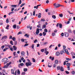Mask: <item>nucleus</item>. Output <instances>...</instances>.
I'll list each match as a JSON object with an SVG mask.
<instances>
[{
  "mask_svg": "<svg viewBox=\"0 0 75 75\" xmlns=\"http://www.w3.org/2000/svg\"><path fill=\"white\" fill-rule=\"evenodd\" d=\"M27 61H28V62L26 63L25 65L26 66L28 67H29V66H31V65H32V63H31V62H30V61L29 59H27Z\"/></svg>",
  "mask_w": 75,
  "mask_h": 75,
  "instance_id": "obj_1",
  "label": "nucleus"
},
{
  "mask_svg": "<svg viewBox=\"0 0 75 75\" xmlns=\"http://www.w3.org/2000/svg\"><path fill=\"white\" fill-rule=\"evenodd\" d=\"M11 64V62H9L8 63H7L6 65H5L4 67V68H8V66Z\"/></svg>",
  "mask_w": 75,
  "mask_h": 75,
  "instance_id": "obj_2",
  "label": "nucleus"
},
{
  "mask_svg": "<svg viewBox=\"0 0 75 75\" xmlns=\"http://www.w3.org/2000/svg\"><path fill=\"white\" fill-rule=\"evenodd\" d=\"M53 6H54V8H58L59 7H60L61 5L59 4H57L56 3H54V4Z\"/></svg>",
  "mask_w": 75,
  "mask_h": 75,
  "instance_id": "obj_3",
  "label": "nucleus"
},
{
  "mask_svg": "<svg viewBox=\"0 0 75 75\" xmlns=\"http://www.w3.org/2000/svg\"><path fill=\"white\" fill-rule=\"evenodd\" d=\"M66 65L67 66V68H68V70L69 71V70H70V69H71L70 68H69L70 67V65H71V64L70 63H67L66 64Z\"/></svg>",
  "mask_w": 75,
  "mask_h": 75,
  "instance_id": "obj_4",
  "label": "nucleus"
},
{
  "mask_svg": "<svg viewBox=\"0 0 75 75\" xmlns=\"http://www.w3.org/2000/svg\"><path fill=\"white\" fill-rule=\"evenodd\" d=\"M56 26L57 27H58L59 26V28H61L62 27V25L61 23H57V24Z\"/></svg>",
  "mask_w": 75,
  "mask_h": 75,
  "instance_id": "obj_5",
  "label": "nucleus"
},
{
  "mask_svg": "<svg viewBox=\"0 0 75 75\" xmlns=\"http://www.w3.org/2000/svg\"><path fill=\"white\" fill-rule=\"evenodd\" d=\"M13 54L14 57H15V58L16 57H18V54H16V52H14L13 53Z\"/></svg>",
  "mask_w": 75,
  "mask_h": 75,
  "instance_id": "obj_6",
  "label": "nucleus"
},
{
  "mask_svg": "<svg viewBox=\"0 0 75 75\" xmlns=\"http://www.w3.org/2000/svg\"><path fill=\"white\" fill-rule=\"evenodd\" d=\"M39 33H40V29H39V28H37L36 33V34H37V35H38Z\"/></svg>",
  "mask_w": 75,
  "mask_h": 75,
  "instance_id": "obj_7",
  "label": "nucleus"
},
{
  "mask_svg": "<svg viewBox=\"0 0 75 75\" xmlns=\"http://www.w3.org/2000/svg\"><path fill=\"white\" fill-rule=\"evenodd\" d=\"M23 65H24V64H23V63H20L18 65V67L19 68H21V67H23Z\"/></svg>",
  "mask_w": 75,
  "mask_h": 75,
  "instance_id": "obj_8",
  "label": "nucleus"
},
{
  "mask_svg": "<svg viewBox=\"0 0 75 75\" xmlns=\"http://www.w3.org/2000/svg\"><path fill=\"white\" fill-rule=\"evenodd\" d=\"M8 59L7 58H4L2 59L3 62H6V61H7L8 60Z\"/></svg>",
  "mask_w": 75,
  "mask_h": 75,
  "instance_id": "obj_9",
  "label": "nucleus"
},
{
  "mask_svg": "<svg viewBox=\"0 0 75 75\" xmlns=\"http://www.w3.org/2000/svg\"><path fill=\"white\" fill-rule=\"evenodd\" d=\"M64 51H65V52H66V53L68 55H69V52H68V50L65 49Z\"/></svg>",
  "mask_w": 75,
  "mask_h": 75,
  "instance_id": "obj_10",
  "label": "nucleus"
},
{
  "mask_svg": "<svg viewBox=\"0 0 75 75\" xmlns=\"http://www.w3.org/2000/svg\"><path fill=\"white\" fill-rule=\"evenodd\" d=\"M13 48L14 51H16L17 50V47L16 46H14L13 47Z\"/></svg>",
  "mask_w": 75,
  "mask_h": 75,
  "instance_id": "obj_11",
  "label": "nucleus"
},
{
  "mask_svg": "<svg viewBox=\"0 0 75 75\" xmlns=\"http://www.w3.org/2000/svg\"><path fill=\"white\" fill-rule=\"evenodd\" d=\"M60 71H64V67H63L62 66L61 67H60Z\"/></svg>",
  "mask_w": 75,
  "mask_h": 75,
  "instance_id": "obj_12",
  "label": "nucleus"
},
{
  "mask_svg": "<svg viewBox=\"0 0 75 75\" xmlns=\"http://www.w3.org/2000/svg\"><path fill=\"white\" fill-rule=\"evenodd\" d=\"M52 66V64L51 63H49L48 64V67H49V68H51V67Z\"/></svg>",
  "mask_w": 75,
  "mask_h": 75,
  "instance_id": "obj_13",
  "label": "nucleus"
},
{
  "mask_svg": "<svg viewBox=\"0 0 75 75\" xmlns=\"http://www.w3.org/2000/svg\"><path fill=\"white\" fill-rule=\"evenodd\" d=\"M7 36H4L2 37V39L6 40V39H7Z\"/></svg>",
  "mask_w": 75,
  "mask_h": 75,
  "instance_id": "obj_14",
  "label": "nucleus"
},
{
  "mask_svg": "<svg viewBox=\"0 0 75 75\" xmlns=\"http://www.w3.org/2000/svg\"><path fill=\"white\" fill-rule=\"evenodd\" d=\"M64 34L65 37H68L69 36V34L68 33H65Z\"/></svg>",
  "mask_w": 75,
  "mask_h": 75,
  "instance_id": "obj_15",
  "label": "nucleus"
},
{
  "mask_svg": "<svg viewBox=\"0 0 75 75\" xmlns=\"http://www.w3.org/2000/svg\"><path fill=\"white\" fill-rule=\"evenodd\" d=\"M46 28V25H44L42 27V29H44V28Z\"/></svg>",
  "mask_w": 75,
  "mask_h": 75,
  "instance_id": "obj_16",
  "label": "nucleus"
},
{
  "mask_svg": "<svg viewBox=\"0 0 75 75\" xmlns=\"http://www.w3.org/2000/svg\"><path fill=\"white\" fill-rule=\"evenodd\" d=\"M6 47H7L8 48H10L11 47V45H6Z\"/></svg>",
  "mask_w": 75,
  "mask_h": 75,
  "instance_id": "obj_17",
  "label": "nucleus"
},
{
  "mask_svg": "<svg viewBox=\"0 0 75 75\" xmlns=\"http://www.w3.org/2000/svg\"><path fill=\"white\" fill-rule=\"evenodd\" d=\"M59 52H58L56 53V55L57 56H58V55H59Z\"/></svg>",
  "mask_w": 75,
  "mask_h": 75,
  "instance_id": "obj_18",
  "label": "nucleus"
},
{
  "mask_svg": "<svg viewBox=\"0 0 75 75\" xmlns=\"http://www.w3.org/2000/svg\"><path fill=\"white\" fill-rule=\"evenodd\" d=\"M24 54H25V52L24 51L21 52V54L22 55H24Z\"/></svg>",
  "mask_w": 75,
  "mask_h": 75,
  "instance_id": "obj_19",
  "label": "nucleus"
},
{
  "mask_svg": "<svg viewBox=\"0 0 75 75\" xmlns=\"http://www.w3.org/2000/svg\"><path fill=\"white\" fill-rule=\"evenodd\" d=\"M11 72L12 74H14V70L13 69L11 70Z\"/></svg>",
  "mask_w": 75,
  "mask_h": 75,
  "instance_id": "obj_20",
  "label": "nucleus"
},
{
  "mask_svg": "<svg viewBox=\"0 0 75 75\" xmlns=\"http://www.w3.org/2000/svg\"><path fill=\"white\" fill-rule=\"evenodd\" d=\"M41 13H39L38 15V18H41Z\"/></svg>",
  "mask_w": 75,
  "mask_h": 75,
  "instance_id": "obj_21",
  "label": "nucleus"
},
{
  "mask_svg": "<svg viewBox=\"0 0 75 75\" xmlns=\"http://www.w3.org/2000/svg\"><path fill=\"white\" fill-rule=\"evenodd\" d=\"M65 50H62V51H61V52H60V54H61V55H62V54H63V53L64 52V51Z\"/></svg>",
  "mask_w": 75,
  "mask_h": 75,
  "instance_id": "obj_22",
  "label": "nucleus"
},
{
  "mask_svg": "<svg viewBox=\"0 0 75 75\" xmlns=\"http://www.w3.org/2000/svg\"><path fill=\"white\" fill-rule=\"evenodd\" d=\"M55 63L56 64H57L58 63V60H56L55 61Z\"/></svg>",
  "mask_w": 75,
  "mask_h": 75,
  "instance_id": "obj_23",
  "label": "nucleus"
},
{
  "mask_svg": "<svg viewBox=\"0 0 75 75\" xmlns=\"http://www.w3.org/2000/svg\"><path fill=\"white\" fill-rule=\"evenodd\" d=\"M52 18H54V19H55L56 18V16L55 15H53L52 16Z\"/></svg>",
  "mask_w": 75,
  "mask_h": 75,
  "instance_id": "obj_24",
  "label": "nucleus"
},
{
  "mask_svg": "<svg viewBox=\"0 0 75 75\" xmlns=\"http://www.w3.org/2000/svg\"><path fill=\"white\" fill-rule=\"evenodd\" d=\"M45 54H46V55H48V54H49V52H48L47 51H45Z\"/></svg>",
  "mask_w": 75,
  "mask_h": 75,
  "instance_id": "obj_25",
  "label": "nucleus"
},
{
  "mask_svg": "<svg viewBox=\"0 0 75 75\" xmlns=\"http://www.w3.org/2000/svg\"><path fill=\"white\" fill-rule=\"evenodd\" d=\"M44 31L45 33H47L48 32V30H47V29H45L44 30Z\"/></svg>",
  "mask_w": 75,
  "mask_h": 75,
  "instance_id": "obj_26",
  "label": "nucleus"
},
{
  "mask_svg": "<svg viewBox=\"0 0 75 75\" xmlns=\"http://www.w3.org/2000/svg\"><path fill=\"white\" fill-rule=\"evenodd\" d=\"M27 69L25 68L23 69V71L24 72H26V71H27Z\"/></svg>",
  "mask_w": 75,
  "mask_h": 75,
  "instance_id": "obj_27",
  "label": "nucleus"
},
{
  "mask_svg": "<svg viewBox=\"0 0 75 75\" xmlns=\"http://www.w3.org/2000/svg\"><path fill=\"white\" fill-rule=\"evenodd\" d=\"M25 5V3H23L22 4L21 6V7H23V6H24V5Z\"/></svg>",
  "mask_w": 75,
  "mask_h": 75,
  "instance_id": "obj_28",
  "label": "nucleus"
},
{
  "mask_svg": "<svg viewBox=\"0 0 75 75\" xmlns=\"http://www.w3.org/2000/svg\"><path fill=\"white\" fill-rule=\"evenodd\" d=\"M11 7H17V5H11Z\"/></svg>",
  "mask_w": 75,
  "mask_h": 75,
  "instance_id": "obj_29",
  "label": "nucleus"
},
{
  "mask_svg": "<svg viewBox=\"0 0 75 75\" xmlns=\"http://www.w3.org/2000/svg\"><path fill=\"white\" fill-rule=\"evenodd\" d=\"M17 27V26L16 25H14L13 26V28H14L15 29H16V27Z\"/></svg>",
  "mask_w": 75,
  "mask_h": 75,
  "instance_id": "obj_30",
  "label": "nucleus"
},
{
  "mask_svg": "<svg viewBox=\"0 0 75 75\" xmlns=\"http://www.w3.org/2000/svg\"><path fill=\"white\" fill-rule=\"evenodd\" d=\"M68 32V33H72V31H71V30L70 29H69Z\"/></svg>",
  "mask_w": 75,
  "mask_h": 75,
  "instance_id": "obj_31",
  "label": "nucleus"
},
{
  "mask_svg": "<svg viewBox=\"0 0 75 75\" xmlns=\"http://www.w3.org/2000/svg\"><path fill=\"white\" fill-rule=\"evenodd\" d=\"M63 51H65V48H66V47L65 46H63Z\"/></svg>",
  "mask_w": 75,
  "mask_h": 75,
  "instance_id": "obj_32",
  "label": "nucleus"
},
{
  "mask_svg": "<svg viewBox=\"0 0 75 75\" xmlns=\"http://www.w3.org/2000/svg\"><path fill=\"white\" fill-rule=\"evenodd\" d=\"M31 47L32 48V49H34V44H33L32 45Z\"/></svg>",
  "mask_w": 75,
  "mask_h": 75,
  "instance_id": "obj_33",
  "label": "nucleus"
},
{
  "mask_svg": "<svg viewBox=\"0 0 75 75\" xmlns=\"http://www.w3.org/2000/svg\"><path fill=\"white\" fill-rule=\"evenodd\" d=\"M8 48H6L4 49L3 50V51H6L7 50H8Z\"/></svg>",
  "mask_w": 75,
  "mask_h": 75,
  "instance_id": "obj_34",
  "label": "nucleus"
},
{
  "mask_svg": "<svg viewBox=\"0 0 75 75\" xmlns=\"http://www.w3.org/2000/svg\"><path fill=\"white\" fill-rule=\"evenodd\" d=\"M9 25H7V27L6 28V29H7L8 30V28H9Z\"/></svg>",
  "mask_w": 75,
  "mask_h": 75,
  "instance_id": "obj_35",
  "label": "nucleus"
},
{
  "mask_svg": "<svg viewBox=\"0 0 75 75\" xmlns=\"http://www.w3.org/2000/svg\"><path fill=\"white\" fill-rule=\"evenodd\" d=\"M46 32H43V34L44 35V36H45V35H46V33H45Z\"/></svg>",
  "mask_w": 75,
  "mask_h": 75,
  "instance_id": "obj_36",
  "label": "nucleus"
},
{
  "mask_svg": "<svg viewBox=\"0 0 75 75\" xmlns=\"http://www.w3.org/2000/svg\"><path fill=\"white\" fill-rule=\"evenodd\" d=\"M32 59L33 62H35V60L34 59V58H32Z\"/></svg>",
  "mask_w": 75,
  "mask_h": 75,
  "instance_id": "obj_37",
  "label": "nucleus"
},
{
  "mask_svg": "<svg viewBox=\"0 0 75 75\" xmlns=\"http://www.w3.org/2000/svg\"><path fill=\"white\" fill-rule=\"evenodd\" d=\"M65 72L67 74H69V72H68V71H65Z\"/></svg>",
  "mask_w": 75,
  "mask_h": 75,
  "instance_id": "obj_38",
  "label": "nucleus"
},
{
  "mask_svg": "<svg viewBox=\"0 0 75 75\" xmlns=\"http://www.w3.org/2000/svg\"><path fill=\"white\" fill-rule=\"evenodd\" d=\"M75 71H72L71 72V74H72V75H74V74H75Z\"/></svg>",
  "mask_w": 75,
  "mask_h": 75,
  "instance_id": "obj_39",
  "label": "nucleus"
},
{
  "mask_svg": "<svg viewBox=\"0 0 75 75\" xmlns=\"http://www.w3.org/2000/svg\"><path fill=\"white\" fill-rule=\"evenodd\" d=\"M45 19L44 18H42L41 19V21H45Z\"/></svg>",
  "mask_w": 75,
  "mask_h": 75,
  "instance_id": "obj_40",
  "label": "nucleus"
},
{
  "mask_svg": "<svg viewBox=\"0 0 75 75\" xmlns=\"http://www.w3.org/2000/svg\"><path fill=\"white\" fill-rule=\"evenodd\" d=\"M57 69L58 70H59L60 69V67L59 66H58L57 67Z\"/></svg>",
  "mask_w": 75,
  "mask_h": 75,
  "instance_id": "obj_41",
  "label": "nucleus"
},
{
  "mask_svg": "<svg viewBox=\"0 0 75 75\" xmlns=\"http://www.w3.org/2000/svg\"><path fill=\"white\" fill-rule=\"evenodd\" d=\"M40 51H41V52H44V49H41V50Z\"/></svg>",
  "mask_w": 75,
  "mask_h": 75,
  "instance_id": "obj_42",
  "label": "nucleus"
},
{
  "mask_svg": "<svg viewBox=\"0 0 75 75\" xmlns=\"http://www.w3.org/2000/svg\"><path fill=\"white\" fill-rule=\"evenodd\" d=\"M4 48V46L3 45L1 47V48L2 50H3V49Z\"/></svg>",
  "mask_w": 75,
  "mask_h": 75,
  "instance_id": "obj_43",
  "label": "nucleus"
},
{
  "mask_svg": "<svg viewBox=\"0 0 75 75\" xmlns=\"http://www.w3.org/2000/svg\"><path fill=\"white\" fill-rule=\"evenodd\" d=\"M12 40H13V41H15V40H16V38H15V37H13L12 38Z\"/></svg>",
  "mask_w": 75,
  "mask_h": 75,
  "instance_id": "obj_44",
  "label": "nucleus"
},
{
  "mask_svg": "<svg viewBox=\"0 0 75 75\" xmlns=\"http://www.w3.org/2000/svg\"><path fill=\"white\" fill-rule=\"evenodd\" d=\"M17 73L19 74H20V70H18Z\"/></svg>",
  "mask_w": 75,
  "mask_h": 75,
  "instance_id": "obj_45",
  "label": "nucleus"
},
{
  "mask_svg": "<svg viewBox=\"0 0 75 75\" xmlns=\"http://www.w3.org/2000/svg\"><path fill=\"white\" fill-rule=\"evenodd\" d=\"M28 43H26L24 47H26V46H28Z\"/></svg>",
  "mask_w": 75,
  "mask_h": 75,
  "instance_id": "obj_46",
  "label": "nucleus"
},
{
  "mask_svg": "<svg viewBox=\"0 0 75 75\" xmlns=\"http://www.w3.org/2000/svg\"><path fill=\"white\" fill-rule=\"evenodd\" d=\"M63 16V15H62V14H59V16L60 17H62Z\"/></svg>",
  "mask_w": 75,
  "mask_h": 75,
  "instance_id": "obj_47",
  "label": "nucleus"
},
{
  "mask_svg": "<svg viewBox=\"0 0 75 75\" xmlns=\"http://www.w3.org/2000/svg\"><path fill=\"white\" fill-rule=\"evenodd\" d=\"M8 22H9L8 19H6V23H8Z\"/></svg>",
  "mask_w": 75,
  "mask_h": 75,
  "instance_id": "obj_48",
  "label": "nucleus"
},
{
  "mask_svg": "<svg viewBox=\"0 0 75 75\" xmlns=\"http://www.w3.org/2000/svg\"><path fill=\"white\" fill-rule=\"evenodd\" d=\"M17 41H15L14 45H17Z\"/></svg>",
  "mask_w": 75,
  "mask_h": 75,
  "instance_id": "obj_49",
  "label": "nucleus"
},
{
  "mask_svg": "<svg viewBox=\"0 0 75 75\" xmlns=\"http://www.w3.org/2000/svg\"><path fill=\"white\" fill-rule=\"evenodd\" d=\"M10 43L11 44V45H13V41H10Z\"/></svg>",
  "mask_w": 75,
  "mask_h": 75,
  "instance_id": "obj_50",
  "label": "nucleus"
},
{
  "mask_svg": "<svg viewBox=\"0 0 75 75\" xmlns=\"http://www.w3.org/2000/svg\"><path fill=\"white\" fill-rule=\"evenodd\" d=\"M68 13H69L70 14H74L73 13H71V12L70 11H68Z\"/></svg>",
  "mask_w": 75,
  "mask_h": 75,
  "instance_id": "obj_51",
  "label": "nucleus"
},
{
  "mask_svg": "<svg viewBox=\"0 0 75 75\" xmlns=\"http://www.w3.org/2000/svg\"><path fill=\"white\" fill-rule=\"evenodd\" d=\"M66 60H67V61H69L70 60V59H69V58H66Z\"/></svg>",
  "mask_w": 75,
  "mask_h": 75,
  "instance_id": "obj_52",
  "label": "nucleus"
},
{
  "mask_svg": "<svg viewBox=\"0 0 75 75\" xmlns=\"http://www.w3.org/2000/svg\"><path fill=\"white\" fill-rule=\"evenodd\" d=\"M9 39H12V36L11 35L9 36Z\"/></svg>",
  "mask_w": 75,
  "mask_h": 75,
  "instance_id": "obj_53",
  "label": "nucleus"
},
{
  "mask_svg": "<svg viewBox=\"0 0 75 75\" xmlns=\"http://www.w3.org/2000/svg\"><path fill=\"white\" fill-rule=\"evenodd\" d=\"M35 12L34 11L33 12V16H35Z\"/></svg>",
  "mask_w": 75,
  "mask_h": 75,
  "instance_id": "obj_54",
  "label": "nucleus"
},
{
  "mask_svg": "<svg viewBox=\"0 0 75 75\" xmlns=\"http://www.w3.org/2000/svg\"><path fill=\"white\" fill-rule=\"evenodd\" d=\"M22 75H25V72H22Z\"/></svg>",
  "mask_w": 75,
  "mask_h": 75,
  "instance_id": "obj_55",
  "label": "nucleus"
},
{
  "mask_svg": "<svg viewBox=\"0 0 75 75\" xmlns=\"http://www.w3.org/2000/svg\"><path fill=\"white\" fill-rule=\"evenodd\" d=\"M21 41L22 42H24V39H21Z\"/></svg>",
  "mask_w": 75,
  "mask_h": 75,
  "instance_id": "obj_56",
  "label": "nucleus"
},
{
  "mask_svg": "<svg viewBox=\"0 0 75 75\" xmlns=\"http://www.w3.org/2000/svg\"><path fill=\"white\" fill-rule=\"evenodd\" d=\"M55 35V33H52V35H53V36H54V35Z\"/></svg>",
  "mask_w": 75,
  "mask_h": 75,
  "instance_id": "obj_57",
  "label": "nucleus"
},
{
  "mask_svg": "<svg viewBox=\"0 0 75 75\" xmlns=\"http://www.w3.org/2000/svg\"><path fill=\"white\" fill-rule=\"evenodd\" d=\"M49 1H48V0H47L46 1V3H47V4H48V3H49Z\"/></svg>",
  "mask_w": 75,
  "mask_h": 75,
  "instance_id": "obj_58",
  "label": "nucleus"
},
{
  "mask_svg": "<svg viewBox=\"0 0 75 75\" xmlns=\"http://www.w3.org/2000/svg\"><path fill=\"white\" fill-rule=\"evenodd\" d=\"M71 54L72 55H75V53L74 52H71Z\"/></svg>",
  "mask_w": 75,
  "mask_h": 75,
  "instance_id": "obj_59",
  "label": "nucleus"
},
{
  "mask_svg": "<svg viewBox=\"0 0 75 75\" xmlns=\"http://www.w3.org/2000/svg\"><path fill=\"white\" fill-rule=\"evenodd\" d=\"M37 40H35V41H34V43H36V42H37Z\"/></svg>",
  "mask_w": 75,
  "mask_h": 75,
  "instance_id": "obj_60",
  "label": "nucleus"
},
{
  "mask_svg": "<svg viewBox=\"0 0 75 75\" xmlns=\"http://www.w3.org/2000/svg\"><path fill=\"white\" fill-rule=\"evenodd\" d=\"M39 35H40V36H42V33H40Z\"/></svg>",
  "mask_w": 75,
  "mask_h": 75,
  "instance_id": "obj_61",
  "label": "nucleus"
},
{
  "mask_svg": "<svg viewBox=\"0 0 75 75\" xmlns=\"http://www.w3.org/2000/svg\"><path fill=\"white\" fill-rule=\"evenodd\" d=\"M63 65H66V62H64V63H63Z\"/></svg>",
  "mask_w": 75,
  "mask_h": 75,
  "instance_id": "obj_62",
  "label": "nucleus"
},
{
  "mask_svg": "<svg viewBox=\"0 0 75 75\" xmlns=\"http://www.w3.org/2000/svg\"><path fill=\"white\" fill-rule=\"evenodd\" d=\"M70 23V21H67V24H69Z\"/></svg>",
  "mask_w": 75,
  "mask_h": 75,
  "instance_id": "obj_63",
  "label": "nucleus"
},
{
  "mask_svg": "<svg viewBox=\"0 0 75 75\" xmlns=\"http://www.w3.org/2000/svg\"><path fill=\"white\" fill-rule=\"evenodd\" d=\"M17 29H19L20 28V27L19 26H17Z\"/></svg>",
  "mask_w": 75,
  "mask_h": 75,
  "instance_id": "obj_64",
  "label": "nucleus"
}]
</instances>
